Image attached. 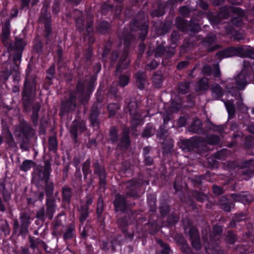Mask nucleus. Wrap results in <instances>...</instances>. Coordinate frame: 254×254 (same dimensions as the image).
<instances>
[{
    "instance_id": "f257e3e1",
    "label": "nucleus",
    "mask_w": 254,
    "mask_h": 254,
    "mask_svg": "<svg viewBox=\"0 0 254 254\" xmlns=\"http://www.w3.org/2000/svg\"><path fill=\"white\" fill-rule=\"evenodd\" d=\"M36 79L35 75L27 73L22 91V103L27 112H30L31 106L34 102L36 86Z\"/></svg>"
},
{
    "instance_id": "f03ea898",
    "label": "nucleus",
    "mask_w": 254,
    "mask_h": 254,
    "mask_svg": "<svg viewBox=\"0 0 254 254\" xmlns=\"http://www.w3.org/2000/svg\"><path fill=\"white\" fill-rule=\"evenodd\" d=\"M73 16L76 22L77 28L80 31H83L86 28L87 34L84 36V40H88L90 44L94 42V38L92 36L93 21L90 17L86 20L82 18V13L81 11L75 9L73 11Z\"/></svg>"
},
{
    "instance_id": "7ed1b4c3",
    "label": "nucleus",
    "mask_w": 254,
    "mask_h": 254,
    "mask_svg": "<svg viewBox=\"0 0 254 254\" xmlns=\"http://www.w3.org/2000/svg\"><path fill=\"white\" fill-rule=\"evenodd\" d=\"M83 87V83L81 81L78 82L76 86L75 93H71L69 99L63 102L60 112L61 116L64 115L65 113L75 110L76 98H80L84 95Z\"/></svg>"
},
{
    "instance_id": "20e7f679",
    "label": "nucleus",
    "mask_w": 254,
    "mask_h": 254,
    "mask_svg": "<svg viewBox=\"0 0 254 254\" xmlns=\"http://www.w3.org/2000/svg\"><path fill=\"white\" fill-rule=\"evenodd\" d=\"M20 222L17 219L13 221V233L25 237L28 233L29 225L30 224L31 217L29 213L21 212L19 216Z\"/></svg>"
},
{
    "instance_id": "39448f33",
    "label": "nucleus",
    "mask_w": 254,
    "mask_h": 254,
    "mask_svg": "<svg viewBox=\"0 0 254 254\" xmlns=\"http://www.w3.org/2000/svg\"><path fill=\"white\" fill-rule=\"evenodd\" d=\"M51 172V163L49 160H45L44 167L36 168L34 172L33 180L35 185L41 186L42 182H45L50 179Z\"/></svg>"
},
{
    "instance_id": "423d86ee",
    "label": "nucleus",
    "mask_w": 254,
    "mask_h": 254,
    "mask_svg": "<svg viewBox=\"0 0 254 254\" xmlns=\"http://www.w3.org/2000/svg\"><path fill=\"white\" fill-rule=\"evenodd\" d=\"M49 7V4L45 2L41 10V16L39 17V21L41 23L44 24L45 27V37L49 39L51 33V25H50V14L47 12Z\"/></svg>"
},
{
    "instance_id": "0eeeda50",
    "label": "nucleus",
    "mask_w": 254,
    "mask_h": 254,
    "mask_svg": "<svg viewBox=\"0 0 254 254\" xmlns=\"http://www.w3.org/2000/svg\"><path fill=\"white\" fill-rule=\"evenodd\" d=\"M127 108L131 118V125L136 127L140 122V112L137 102L134 101H130L128 103Z\"/></svg>"
},
{
    "instance_id": "6e6552de",
    "label": "nucleus",
    "mask_w": 254,
    "mask_h": 254,
    "mask_svg": "<svg viewBox=\"0 0 254 254\" xmlns=\"http://www.w3.org/2000/svg\"><path fill=\"white\" fill-rule=\"evenodd\" d=\"M230 14V10L224 6L221 8L220 12L218 14L209 12L207 15L208 18L212 24H217L222 20L227 19Z\"/></svg>"
},
{
    "instance_id": "1a4fd4ad",
    "label": "nucleus",
    "mask_w": 254,
    "mask_h": 254,
    "mask_svg": "<svg viewBox=\"0 0 254 254\" xmlns=\"http://www.w3.org/2000/svg\"><path fill=\"white\" fill-rule=\"evenodd\" d=\"M21 53H16L13 56V59L9 63H5V68L7 73H12L19 71V66L21 60Z\"/></svg>"
},
{
    "instance_id": "9d476101",
    "label": "nucleus",
    "mask_w": 254,
    "mask_h": 254,
    "mask_svg": "<svg viewBox=\"0 0 254 254\" xmlns=\"http://www.w3.org/2000/svg\"><path fill=\"white\" fill-rule=\"evenodd\" d=\"M188 235L192 247L196 250H200L201 248V245L197 229L194 227L191 226L189 228Z\"/></svg>"
},
{
    "instance_id": "9b49d317",
    "label": "nucleus",
    "mask_w": 254,
    "mask_h": 254,
    "mask_svg": "<svg viewBox=\"0 0 254 254\" xmlns=\"http://www.w3.org/2000/svg\"><path fill=\"white\" fill-rule=\"evenodd\" d=\"M94 173L97 175L99 178V183L101 187H104L106 184V173L103 166L99 165L98 160H96L94 164Z\"/></svg>"
},
{
    "instance_id": "f8f14e48",
    "label": "nucleus",
    "mask_w": 254,
    "mask_h": 254,
    "mask_svg": "<svg viewBox=\"0 0 254 254\" xmlns=\"http://www.w3.org/2000/svg\"><path fill=\"white\" fill-rule=\"evenodd\" d=\"M46 217L50 220L53 219L57 207L56 199L54 197H48L46 202Z\"/></svg>"
},
{
    "instance_id": "ddd939ff",
    "label": "nucleus",
    "mask_w": 254,
    "mask_h": 254,
    "mask_svg": "<svg viewBox=\"0 0 254 254\" xmlns=\"http://www.w3.org/2000/svg\"><path fill=\"white\" fill-rule=\"evenodd\" d=\"M231 196L234 201L241 202L245 204L252 202L254 199V197L248 192L233 193Z\"/></svg>"
},
{
    "instance_id": "4468645a",
    "label": "nucleus",
    "mask_w": 254,
    "mask_h": 254,
    "mask_svg": "<svg viewBox=\"0 0 254 254\" xmlns=\"http://www.w3.org/2000/svg\"><path fill=\"white\" fill-rule=\"evenodd\" d=\"M117 222L119 227L121 229L123 233L125 234L126 239L129 240H131L134 236V234L133 233L132 231H129L128 228L127 227L128 225V221L127 217H123L119 219Z\"/></svg>"
},
{
    "instance_id": "2eb2a0df",
    "label": "nucleus",
    "mask_w": 254,
    "mask_h": 254,
    "mask_svg": "<svg viewBox=\"0 0 254 254\" xmlns=\"http://www.w3.org/2000/svg\"><path fill=\"white\" fill-rule=\"evenodd\" d=\"M28 240L30 244V247L33 251L37 250L38 252H39L40 248H43L46 251H47V245L40 239L35 238L31 236H29Z\"/></svg>"
},
{
    "instance_id": "dca6fc26",
    "label": "nucleus",
    "mask_w": 254,
    "mask_h": 254,
    "mask_svg": "<svg viewBox=\"0 0 254 254\" xmlns=\"http://www.w3.org/2000/svg\"><path fill=\"white\" fill-rule=\"evenodd\" d=\"M116 211H124L127 207V204L124 195L117 194L114 201Z\"/></svg>"
},
{
    "instance_id": "f3484780",
    "label": "nucleus",
    "mask_w": 254,
    "mask_h": 254,
    "mask_svg": "<svg viewBox=\"0 0 254 254\" xmlns=\"http://www.w3.org/2000/svg\"><path fill=\"white\" fill-rule=\"evenodd\" d=\"M100 108L101 105L99 104H94L91 108L90 119L91 125L93 127H98V117L99 115Z\"/></svg>"
},
{
    "instance_id": "a211bd4d",
    "label": "nucleus",
    "mask_w": 254,
    "mask_h": 254,
    "mask_svg": "<svg viewBox=\"0 0 254 254\" xmlns=\"http://www.w3.org/2000/svg\"><path fill=\"white\" fill-rule=\"evenodd\" d=\"M196 140L194 138L190 139H184L180 143V148L184 152H189L196 147Z\"/></svg>"
},
{
    "instance_id": "6ab92c4d",
    "label": "nucleus",
    "mask_w": 254,
    "mask_h": 254,
    "mask_svg": "<svg viewBox=\"0 0 254 254\" xmlns=\"http://www.w3.org/2000/svg\"><path fill=\"white\" fill-rule=\"evenodd\" d=\"M86 129L85 123L83 121L79 122L74 121L73 122L71 129L70 132L76 138L78 132H82Z\"/></svg>"
},
{
    "instance_id": "aec40b11",
    "label": "nucleus",
    "mask_w": 254,
    "mask_h": 254,
    "mask_svg": "<svg viewBox=\"0 0 254 254\" xmlns=\"http://www.w3.org/2000/svg\"><path fill=\"white\" fill-rule=\"evenodd\" d=\"M138 184L134 181H129L127 183V197H137V188Z\"/></svg>"
},
{
    "instance_id": "412c9836",
    "label": "nucleus",
    "mask_w": 254,
    "mask_h": 254,
    "mask_svg": "<svg viewBox=\"0 0 254 254\" xmlns=\"http://www.w3.org/2000/svg\"><path fill=\"white\" fill-rule=\"evenodd\" d=\"M9 19L7 20L2 28V40L4 45L8 44V38L10 33Z\"/></svg>"
},
{
    "instance_id": "4be33fe9",
    "label": "nucleus",
    "mask_w": 254,
    "mask_h": 254,
    "mask_svg": "<svg viewBox=\"0 0 254 254\" xmlns=\"http://www.w3.org/2000/svg\"><path fill=\"white\" fill-rule=\"evenodd\" d=\"M202 125L200 120L194 119L190 126L188 127V130L192 133H199L202 131Z\"/></svg>"
},
{
    "instance_id": "5701e85b",
    "label": "nucleus",
    "mask_w": 254,
    "mask_h": 254,
    "mask_svg": "<svg viewBox=\"0 0 254 254\" xmlns=\"http://www.w3.org/2000/svg\"><path fill=\"white\" fill-rule=\"evenodd\" d=\"M235 82L237 88L239 90H243L247 85L245 75L241 72L235 77Z\"/></svg>"
},
{
    "instance_id": "b1692460",
    "label": "nucleus",
    "mask_w": 254,
    "mask_h": 254,
    "mask_svg": "<svg viewBox=\"0 0 254 254\" xmlns=\"http://www.w3.org/2000/svg\"><path fill=\"white\" fill-rule=\"evenodd\" d=\"M235 48L230 47L224 50L218 52L217 56L221 58H226L236 55Z\"/></svg>"
},
{
    "instance_id": "393cba45",
    "label": "nucleus",
    "mask_w": 254,
    "mask_h": 254,
    "mask_svg": "<svg viewBox=\"0 0 254 254\" xmlns=\"http://www.w3.org/2000/svg\"><path fill=\"white\" fill-rule=\"evenodd\" d=\"M231 10L234 12L237 13L238 14V16L235 17L233 18L231 20V23L235 25V26H240L242 23V17L240 15L243 14V12L241 11V10L237 7H233L231 8Z\"/></svg>"
},
{
    "instance_id": "a878e982",
    "label": "nucleus",
    "mask_w": 254,
    "mask_h": 254,
    "mask_svg": "<svg viewBox=\"0 0 254 254\" xmlns=\"http://www.w3.org/2000/svg\"><path fill=\"white\" fill-rule=\"evenodd\" d=\"M212 96L213 98L217 100L222 97L223 95V90L222 87L217 84H215L212 85L211 88Z\"/></svg>"
},
{
    "instance_id": "bb28decb",
    "label": "nucleus",
    "mask_w": 254,
    "mask_h": 254,
    "mask_svg": "<svg viewBox=\"0 0 254 254\" xmlns=\"http://www.w3.org/2000/svg\"><path fill=\"white\" fill-rule=\"evenodd\" d=\"M146 75L144 72H138L135 74L136 82L138 88L142 89L144 88L146 82Z\"/></svg>"
},
{
    "instance_id": "cd10ccee",
    "label": "nucleus",
    "mask_w": 254,
    "mask_h": 254,
    "mask_svg": "<svg viewBox=\"0 0 254 254\" xmlns=\"http://www.w3.org/2000/svg\"><path fill=\"white\" fill-rule=\"evenodd\" d=\"M205 128L207 130H212L213 131L218 132L221 134L224 132V127L223 126H216L210 121L206 123Z\"/></svg>"
},
{
    "instance_id": "c85d7f7f",
    "label": "nucleus",
    "mask_w": 254,
    "mask_h": 254,
    "mask_svg": "<svg viewBox=\"0 0 254 254\" xmlns=\"http://www.w3.org/2000/svg\"><path fill=\"white\" fill-rule=\"evenodd\" d=\"M45 184V193L48 197H53V194L54 190V185L52 181L50 180V179L44 182Z\"/></svg>"
},
{
    "instance_id": "c756f323",
    "label": "nucleus",
    "mask_w": 254,
    "mask_h": 254,
    "mask_svg": "<svg viewBox=\"0 0 254 254\" xmlns=\"http://www.w3.org/2000/svg\"><path fill=\"white\" fill-rule=\"evenodd\" d=\"M220 204L222 208L226 211H230L234 206V204L232 202L228 201L227 198L224 196L221 197L220 199Z\"/></svg>"
},
{
    "instance_id": "7c9ffc66",
    "label": "nucleus",
    "mask_w": 254,
    "mask_h": 254,
    "mask_svg": "<svg viewBox=\"0 0 254 254\" xmlns=\"http://www.w3.org/2000/svg\"><path fill=\"white\" fill-rule=\"evenodd\" d=\"M19 127L24 135L26 137L34 134V130L32 129L30 125L26 122H21L20 124Z\"/></svg>"
},
{
    "instance_id": "2f4dec72",
    "label": "nucleus",
    "mask_w": 254,
    "mask_h": 254,
    "mask_svg": "<svg viewBox=\"0 0 254 254\" xmlns=\"http://www.w3.org/2000/svg\"><path fill=\"white\" fill-rule=\"evenodd\" d=\"M127 57V53L125 51L120 58L119 63L117 67V72H122L123 69H125L129 65V63L128 61H126L125 64L123 65V63L125 61L126 58Z\"/></svg>"
},
{
    "instance_id": "473e14b6",
    "label": "nucleus",
    "mask_w": 254,
    "mask_h": 254,
    "mask_svg": "<svg viewBox=\"0 0 254 254\" xmlns=\"http://www.w3.org/2000/svg\"><path fill=\"white\" fill-rule=\"evenodd\" d=\"M79 220L83 224L89 215V207L87 205H81L79 210Z\"/></svg>"
},
{
    "instance_id": "72a5a7b5",
    "label": "nucleus",
    "mask_w": 254,
    "mask_h": 254,
    "mask_svg": "<svg viewBox=\"0 0 254 254\" xmlns=\"http://www.w3.org/2000/svg\"><path fill=\"white\" fill-rule=\"evenodd\" d=\"M225 106L227 109L229 118H233L235 113V107L233 101L228 100L224 101Z\"/></svg>"
},
{
    "instance_id": "f704fd0d",
    "label": "nucleus",
    "mask_w": 254,
    "mask_h": 254,
    "mask_svg": "<svg viewBox=\"0 0 254 254\" xmlns=\"http://www.w3.org/2000/svg\"><path fill=\"white\" fill-rule=\"evenodd\" d=\"M176 25L177 28L182 31H186L188 30V23L183 18L177 17L176 19Z\"/></svg>"
},
{
    "instance_id": "c9c22d12",
    "label": "nucleus",
    "mask_w": 254,
    "mask_h": 254,
    "mask_svg": "<svg viewBox=\"0 0 254 254\" xmlns=\"http://www.w3.org/2000/svg\"><path fill=\"white\" fill-rule=\"evenodd\" d=\"M41 105L38 103H36L33 107V112L31 119L34 124H37L38 122V113L40 109Z\"/></svg>"
},
{
    "instance_id": "e433bc0d",
    "label": "nucleus",
    "mask_w": 254,
    "mask_h": 254,
    "mask_svg": "<svg viewBox=\"0 0 254 254\" xmlns=\"http://www.w3.org/2000/svg\"><path fill=\"white\" fill-rule=\"evenodd\" d=\"M110 29V24L106 21H102L100 22L96 27V30L97 32L104 34L108 32Z\"/></svg>"
},
{
    "instance_id": "4c0bfd02",
    "label": "nucleus",
    "mask_w": 254,
    "mask_h": 254,
    "mask_svg": "<svg viewBox=\"0 0 254 254\" xmlns=\"http://www.w3.org/2000/svg\"><path fill=\"white\" fill-rule=\"evenodd\" d=\"M26 45V43L21 39H16L15 43L13 46L10 45V47L11 49L14 50L18 51L17 53H21L24 49V46Z\"/></svg>"
},
{
    "instance_id": "58836bf2",
    "label": "nucleus",
    "mask_w": 254,
    "mask_h": 254,
    "mask_svg": "<svg viewBox=\"0 0 254 254\" xmlns=\"http://www.w3.org/2000/svg\"><path fill=\"white\" fill-rule=\"evenodd\" d=\"M204 141L210 145H216L219 143L220 138L218 135L210 134L206 136Z\"/></svg>"
},
{
    "instance_id": "ea45409f",
    "label": "nucleus",
    "mask_w": 254,
    "mask_h": 254,
    "mask_svg": "<svg viewBox=\"0 0 254 254\" xmlns=\"http://www.w3.org/2000/svg\"><path fill=\"white\" fill-rule=\"evenodd\" d=\"M180 245V248L182 251L186 253H190L191 252V249L186 240L183 237H181L178 241Z\"/></svg>"
},
{
    "instance_id": "a19ab883",
    "label": "nucleus",
    "mask_w": 254,
    "mask_h": 254,
    "mask_svg": "<svg viewBox=\"0 0 254 254\" xmlns=\"http://www.w3.org/2000/svg\"><path fill=\"white\" fill-rule=\"evenodd\" d=\"M130 144L129 139L128 130H125L122 137L120 145L125 148H127Z\"/></svg>"
},
{
    "instance_id": "79ce46f5",
    "label": "nucleus",
    "mask_w": 254,
    "mask_h": 254,
    "mask_svg": "<svg viewBox=\"0 0 254 254\" xmlns=\"http://www.w3.org/2000/svg\"><path fill=\"white\" fill-rule=\"evenodd\" d=\"M71 189L68 187H64L62 188V196L64 201L69 202L71 196Z\"/></svg>"
},
{
    "instance_id": "37998d69",
    "label": "nucleus",
    "mask_w": 254,
    "mask_h": 254,
    "mask_svg": "<svg viewBox=\"0 0 254 254\" xmlns=\"http://www.w3.org/2000/svg\"><path fill=\"white\" fill-rule=\"evenodd\" d=\"M81 236L83 239H86L88 236L93 237L94 236L92 228L89 225L84 227L81 232Z\"/></svg>"
},
{
    "instance_id": "c03bdc74",
    "label": "nucleus",
    "mask_w": 254,
    "mask_h": 254,
    "mask_svg": "<svg viewBox=\"0 0 254 254\" xmlns=\"http://www.w3.org/2000/svg\"><path fill=\"white\" fill-rule=\"evenodd\" d=\"M148 26L146 23H144L143 24H142L140 26V28L139 29L140 32L139 33V38L142 41H143L146 37V35L148 33Z\"/></svg>"
},
{
    "instance_id": "a18cd8bd",
    "label": "nucleus",
    "mask_w": 254,
    "mask_h": 254,
    "mask_svg": "<svg viewBox=\"0 0 254 254\" xmlns=\"http://www.w3.org/2000/svg\"><path fill=\"white\" fill-rule=\"evenodd\" d=\"M190 85L188 82H183L179 84L178 90L180 93L184 94L189 92Z\"/></svg>"
},
{
    "instance_id": "49530a36",
    "label": "nucleus",
    "mask_w": 254,
    "mask_h": 254,
    "mask_svg": "<svg viewBox=\"0 0 254 254\" xmlns=\"http://www.w3.org/2000/svg\"><path fill=\"white\" fill-rule=\"evenodd\" d=\"M165 52V48L163 45H158L154 51V56L156 58L164 57V54Z\"/></svg>"
},
{
    "instance_id": "de8ad7c7",
    "label": "nucleus",
    "mask_w": 254,
    "mask_h": 254,
    "mask_svg": "<svg viewBox=\"0 0 254 254\" xmlns=\"http://www.w3.org/2000/svg\"><path fill=\"white\" fill-rule=\"evenodd\" d=\"M58 146L56 137L54 136L50 137L49 139V147L50 150L56 151Z\"/></svg>"
},
{
    "instance_id": "09e8293b",
    "label": "nucleus",
    "mask_w": 254,
    "mask_h": 254,
    "mask_svg": "<svg viewBox=\"0 0 254 254\" xmlns=\"http://www.w3.org/2000/svg\"><path fill=\"white\" fill-rule=\"evenodd\" d=\"M120 109V107L119 105L116 103H112L110 104L108 106V110L109 111V113L110 115V116H114L116 112L118 111Z\"/></svg>"
},
{
    "instance_id": "8fccbe9b",
    "label": "nucleus",
    "mask_w": 254,
    "mask_h": 254,
    "mask_svg": "<svg viewBox=\"0 0 254 254\" xmlns=\"http://www.w3.org/2000/svg\"><path fill=\"white\" fill-rule=\"evenodd\" d=\"M74 228L72 225H70L68 227L66 231L64 234V238L65 240L71 239L74 235Z\"/></svg>"
},
{
    "instance_id": "3c124183",
    "label": "nucleus",
    "mask_w": 254,
    "mask_h": 254,
    "mask_svg": "<svg viewBox=\"0 0 254 254\" xmlns=\"http://www.w3.org/2000/svg\"><path fill=\"white\" fill-rule=\"evenodd\" d=\"M197 85L199 90H205L208 87V80L207 78H202L200 79Z\"/></svg>"
},
{
    "instance_id": "603ef678",
    "label": "nucleus",
    "mask_w": 254,
    "mask_h": 254,
    "mask_svg": "<svg viewBox=\"0 0 254 254\" xmlns=\"http://www.w3.org/2000/svg\"><path fill=\"white\" fill-rule=\"evenodd\" d=\"M248 46H244L235 48L236 55L240 57H245Z\"/></svg>"
},
{
    "instance_id": "864d4df0",
    "label": "nucleus",
    "mask_w": 254,
    "mask_h": 254,
    "mask_svg": "<svg viewBox=\"0 0 254 254\" xmlns=\"http://www.w3.org/2000/svg\"><path fill=\"white\" fill-rule=\"evenodd\" d=\"M175 52V47H169L165 48L164 58L166 59L172 58L174 55Z\"/></svg>"
},
{
    "instance_id": "5fc2aeb1",
    "label": "nucleus",
    "mask_w": 254,
    "mask_h": 254,
    "mask_svg": "<svg viewBox=\"0 0 254 254\" xmlns=\"http://www.w3.org/2000/svg\"><path fill=\"white\" fill-rule=\"evenodd\" d=\"M129 76L127 75H122L119 79V84L121 87H125L129 82Z\"/></svg>"
},
{
    "instance_id": "6e6d98bb",
    "label": "nucleus",
    "mask_w": 254,
    "mask_h": 254,
    "mask_svg": "<svg viewBox=\"0 0 254 254\" xmlns=\"http://www.w3.org/2000/svg\"><path fill=\"white\" fill-rule=\"evenodd\" d=\"M33 163V161L31 160L24 161L20 167V170L26 172L31 167Z\"/></svg>"
},
{
    "instance_id": "4d7b16f0",
    "label": "nucleus",
    "mask_w": 254,
    "mask_h": 254,
    "mask_svg": "<svg viewBox=\"0 0 254 254\" xmlns=\"http://www.w3.org/2000/svg\"><path fill=\"white\" fill-rule=\"evenodd\" d=\"M225 239L227 242L233 244L236 242L237 238L232 232L228 231Z\"/></svg>"
},
{
    "instance_id": "13d9d810",
    "label": "nucleus",
    "mask_w": 254,
    "mask_h": 254,
    "mask_svg": "<svg viewBox=\"0 0 254 254\" xmlns=\"http://www.w3.org/2000/svg\"><path fill=\"white\" fill-rule=\"evenodd\" d=\"M157 242L162 248V254H170L171 250L168 245L164 244L161 240H157Z\"/></svg>"
},
{
    "instance_id": "bf43d9fd",
    "label": "nucleus",
    "mask_w": 254,
    "mask_h": 254,
    "mask_svg": "<svg viewBox=\"0 0 254 254\" xmlns=\"http://www.w3.org/2000/svg\"><path fill=\"white\" fill-rule=\"evenodd\" d=\"M155 133L154 129L151 127H148L143 131L142 136L144 137H149Z\"/></svg>"
},
{
    "instance_id": "052dcab7",
    "label": "nucleus",
    "mask_w": 254,
    "mask_h": 254,
    "mask_svg": "<svg viewBox=\"0 0 254 254\" xmlns=\"http://www.w3.org/2000/svg\"><path fill=\"white\" fill-rule=\"evenodd\" d=\"M180 39V33L176 31H173L171 35V41L173 44H177Z\"/></svg>"
},
{
    "instance_id": "680f3d73",
    "label": "nucleus",
    "mask_w": 254,
    "mask_h": 254,
    "mask_svg": "<svg viewBox=\"0 0 254 254\" xmlns=\"http://www.w3.org/2000/svg\"><path fill=\"white\" fill-rule=\"evenodd\" d=\"M193 195L196 199L199 201L203 202L207 200V196L202 192L196 191L194 192Z\"/></svg>"
},
{
    "instance_id": "e2e57ef3",
    "label": "nucleus",
    "mask_w": 254,
    "mask_h": 254,
    "mask_svg": "<svg viewBox=\"0 0 254 254\" xmlns=\"http://www.w3.org/2000/svg\"><path fill=\"white\" fill-rule=\"evenodd\" d=\"M200 29V26L198 24L195 23L193 21H191L189 25H188V31L192 32H197Z\"/></svg>"
},
{
    "instance_id": "0e129e2a",
    "label": "nucleus",
    "mask_w": 254,
    "mask_h": 254,
    "mask_svg": "<svg viewBox=\"0 0 254 254\" xmlns=\"http://www.w3.org/2000/svg\"><path fill=\"white\" fill-rule=\"evenodd\" d=\"M90 168V159H88L84 163L82 166V171L85 177L88 174Z\"/></svg>"
},
{
    "instance_id": "69168bd1",
    "label": "nucleus",
    "mask_w": 254,
    "mask_h": 254,
    "mask_svg": "<svg viewBox=\"0 0 254 254\" xmlns=\"http://www.w3.org/2000/svg\"><path fill=\"white\" fill-rule=\"evenodd\" d=\"M110 138L112 142H116L118 140V133L116 129L112 127L110 131Z\"/></svg>"
},
{
    "instance_id": "338daca9",
    "label": "nucleus",
    "mask_w": 254,
    "mask_h": 254,
    "mask_svg": "<svg viewBox=\"0 0 254 254\" xmlns=\"http://www.w3.org/2000/svg\"><path fill=\"white\" fill-rule=\"evenodd\" d=\"M242 175L243 176L244 179L248 180L254 175V169L252 170L250 169L246 170L243 172Z\"/></svg>"
},
{
    "instance_id": "774afa93",
    "label": "nucleus",
    "mask_w": 254,
    "mask_h": 254,
    "mask_svg": "<svg viewBox=\"0 0 254 254\" xmlns=\"http://www.w3.org/2000/svg\"><path fill=\"white\" fill-rule=\"evenodd\" d=\"M208 245V247L206 245L205 246L206 252L208 254H219L218 249L217 247H214L213 246L210 247L209 244Z\"/></svg>"
}]
</instances>
